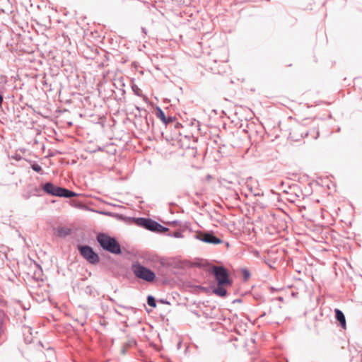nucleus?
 Wrapping results in <instances>:
<instances>
[{"label": "nucleus", "mask_w": 362, "mask_h": 362, "mask_svg": "<svg viewBox=\"0 0 362 362\" xmlns=\"http://www.w3.org/2000/svg\"><path fill=\"white\" fill-rule=\"evenodd\" d=\"M36 44L32 43L28 46V49L24 48V77L31 81V86L37 88V78L40 76L39 69L42 66L40 59L36 57L35 51Z\"/></svg>", "instance_id": "f257e3e1"}, {"label": "nucleus", "mask_w": 362, "mask_h": 362, "mask_svg": "<svg viewBox=\"0 0 362 362\" xmlns=\"http://www.w3.org/2000/svg\"><path fill=\"white\" fill-rule=\"evenodd\" d=\"M96 240L103 250L117 255L122 254L121 245L115 237L100 233L96 236Z\"/></svg>", "instance_id": "f03ea898"}, {"label": "nucleus", "mask_w": 362, "mask_h": 362, "mask_svg": "<svg viewBox=\"0 0 362 362\" xmlns=\"http://www.w3.org/2000/svg\"><path fill=\"white\" fill-rule=\"evenodd\" d=\"M45 193L57 197L71 198L78 196V194L67 188L54 185L52 182H47L41 185Z\"/></svg>", "instance_id": "7ed1b4c3"}, {"label": "nucleus", "mask_w": 362, "mask_h": 362, "mask_svg": "<svg viewBox=\"0 0 362 362\" xmlns=\"http://www.w3.org/2000/svg\"><path fill=\"white\" fill-rule=\"evenodd\" d=\"M131 269L137 279L148 283H152L156 279V273L153 271L142 265L138 261L132 264Z\"/></svg>", "instance_id": "20e7f679"}, {"label": "nucleus", "mask_w": 362, "mask_h": 362, "mask_svg": "<svg viewBox=\"0 0 362 362\" xmlns=\"http://www.w3.org/2000/svg\"><path fill=\"white\" fill-rule=\"evenodd\" d=\"M77 250L80 255L85 259L88 263L96 265L100 262V257L93 248L87 245H78Z\"/></svg>", "instance_id": "39448f33"}, {"label": "nucleus", "mask_w": 362, "mask_h": 362, "mask_svg": "<svg viewBox=\"0 0 362 362\" xmlns=\"http://www.w3.org/2000/svg\"><path fill=\"white\" fill-rule=\"evenodd\" d=\"M213 274L217 281V285L230 286L232 284V280L229 278L228 272L224 267H214Z\"/></svg>", "instance_id": "423d86ee"}, {"label": "nucleus", "mask_w": 362, "mask_h": 362, "mask_svg": "<svg viewBox=\"0 0 362 362\" xmlns=\"http://www.w3.org/2000/svg\"><path fill=\"white\" fill-rule=\"evenodd\" d=\"M136 223L148 230L156 233L159 223L150 218H136L135 219Z\"/></svg>", "instance_id": "0eeeda50"}, {"label": "nucleus", "mask_w": 362, "mask_h": 362, "mask_svg": "<svg viewBox=\"0 0 362 362\" xmlns=\"http://www.w3.org/2000/svg\"><path fill=\"white\" fill-rule=\"evenodd\" d=\"M197 238L204 243L218 245L223 242V240L216 236L212 232H202L198 233L197 235Z\"/></svg>", "instance_id": "6e6552de"}, {"label": "nucleus", "mask_w": 362, "mask_h": 362, "mask_svg": "<svg viewBox=\"0 0 362 362\" xmlns=\"http://www.w3.org/2000/svg\"><path fill=\"white\" fill-rule=\"evenodd\" d=\"M300 133V136L303 137V136H308L309 134H311L312 137L314 139H316L319 136V132L315 129H311L310 132L304 129L303 127L297 128L293 130V132L290 133L291 137L294 138L295 140H298L296 138V134Z\"/></svg>", "instance_id": "1a4fd4ad"}, {"label": "nucleus", "mask_w": 362, "mask_h": 362, "mask_svg": "<svg viewBox=\"0 0 362 362\" xmlns=\"http://www.w3.org/2000/svg\"><path fill=\"white\" fill-rule=\"evenodd\" d=\"M156 114L158 118H159L165 125L169 124L173 122V117H166L165 112L160 107H156Z\"/></svg>", "instance_id": "9d476101"}, {"label": "nucleus", "mask_w": 362, "mask_h": 362, "mask_svg": "<svg viewBox=\"0 0 362 362\" xmlns=\"http://www.w3.org/2000/svg\"><path fill=\"white\" fill-rule=\"evenodd\" d=\"M334 313H335V318L339 322V325L342 328L345 329L346 325V318H345V315H344V313L337 308H336L334 310Z\"/></svg>", "instance_id": "9b49d317"}, {"label": "nucleus", "mask_w": 362, "mask_h": 362, "mask_svg": "<svg viewBox=\"0 0 362 362\" xmlns=\"http://www.w3.org/2000/svg\"><path fill=\"white\" fill-rule=\"evenodd\" d=\"M33 269L34 271L33 274H31V272H25L26 274L28 276L38 279L42 272V268L38 264L33 262Z\"/></svg>", "instance_id": "f8f14e48"}, {"label": "nucleus", "mask_w": 362, "mask_h": 362, "mask_svg": "<svg viewBox=\"0 0 362 362\" xmlns=\"http://www.w3.org/2000/svg\"><path fill=\"white\" fill-rule=\"evenodd\" d=\"M33 329L30 326L24 325V342L30 344L33 340Z\"/></svg>", "instance_id": "ddd939ff"}, {"label": "nucleus", "mask_w": 362, "mask_h": 362, "mask_svg": "<svg viewBox=\"0 0 362 362\" xmlns=\"http://www.w3.org/2000/svg\"><path fill=\"white\" fill-rule=\"evenodd\" d=\"M24 160L29 164L28 168H32L35 172L42 174V168L37 163L32 162L31 160L27 159H24Z\"/></svg>", "instance_id": "4468645a"}, {"label": "nucleus", "mask_w": 362, "mask_h": 362, "mask_svg": "<svg viewBox=\"0 0 362 362\" xmlns=\"http://www.w3.org/2000/svg\"><path fill=\"white\" fill-rule=\"evenodd\" d=\"M224 286H225L217 285V287L213 289V293L218 296L226 297L227 296V290Z\"/></svg>", "instance_id": "2eb2a0df"}, {"label": "nucleus", "mask_w": 362, "mask_h": 362, "mask_svg": "<svg viewBox=\"0 0 362 362\" xmlns=\"http://www.w3.org/2000/svg\"><path fill=\"white\" fill-rule=\"evenodd\" d=\"M71 233V230L66 227H58L57 229V235L59 237L64 238Z\"/></svg>", "instance_id": "dca6fc26"}, {"label": "nucleus", "mask_w": 362, "mask_h": 362, "mask_svg": "<svg viewBox=\"0 0 362 362\" xmlns=\"http://www.w3.org/2000/svg\"><path fill=\"white\" fill-rule=\"evenodd\" d=\"M147 303H148V305L149 306H151L152 308H156V300L151 295H149V296H147Z\"/></svg>", "instance_id": "f3484780"}, {"label": "nucleus", "mask_w": 362, "mask_h": 362, "mask_svg": "<svg viewBox=\"0 0 362 362\" xmlns=\"http://www.w3.org/2000/svg\"><path fill=\"white\" fill-rule=\"evenodd\" d=\"M21 153H23V149L19 148V150L16 151L13 155L11 156V158L18 161L21 160L22 159V156Z\"/></svg>", "instance_id": "a211bd4d"}, {"label": "nucleus", "mask_w": 362, "mask_h": 362, "mask_svg": "<svg viewBox=\"0 0 362 362\" xmlns=\"http://www.w3.org/2000/svg\"><path fill=\"white\" fill-rule=\"evenodd\" d=\"M241 273H242L243 279L245 281H247V280H248L250 279V271L247 269L243 268L241 269Z\"/></svg>", "instance_id": "6ab92c4d"}, {"label": "nucleus", "mask_w": 362, "mask_h": 362, "mask_svg": "<svg viewBox=\"0 0 362 362\" xmlns=\"http://www.w3.org/2000/svg\"><path fill=\"white\" fill-rule=\"evenodd\" d=\"M132 89L135 95H136L138 96L141 95V90L136 84H133L132 86Z\"/></svg>", "instance_id": "aec40b11"}, {"label": "nucleus", "mask_w": 362, "mask_h": 362, "mask_svg": "<svg viewBox=\"0 0 362 362\" xmlns=\"http://www.w3.org/2000/svg\"><path fill=\"white\" fill-rule=\"evenodd\" d=\"M168 230H169L168 228L165 227V226H162L161 224L159 223L156 233L162 234V233H165V232H167Z\"/></svg>", "instance_id": "412c9836"}, {"label": "nucleus", "mask_w": 362, "mask_h": 362, "mask_svg": "<svg viewBox=\"0 0 362 362\" xmlns=\"http://www.w3.org/2000/svg\"><path fill=\"white\" fill-rule=\"evenodd\" d=\"M136 344V340L134 339H131L128 340L123 345H124L127 349H129L130 347H132L133 346H135Z\"/></svg>", "instance_id": "4be33fe9"}, {"label": "nucleus", "mask_w": 362, "mask_h": 362, "mask_svg": "<svg viewBox=\"0 0 362 362\" xmlns=\"http://www.w3.org/2000/svg\"><path fill=\"white\" fill-rule=\"evenodd\" d=\"M39 6H37L36 7H34L32 4L30 5V8H26V11L29 15H31L34 13L35 10H38Z\"/></svg>", "instance_id": "5701e85b"}, {"label": "nucleus", "mask_w": 362, "mask_h": 362, "mask_svg": "<svg viewBox=\"0 0 362 362\" xmlns=\"http://www.w3.org/2000/svg\"><path fill=\"white\" fill-rule=\"evenodd\" d=\"M23 38H24V42L28 39L30 41H32V37L30 36V31H28V33L25 32V30H24V36H23Z\"/></svg>", "instance_id": "b1692460"}, {"label": "nucleus", "mask_w": 362, "mask_h": 362, "mask_svg": "<svg viewBox=\"0 0 362 362\" xmlns=\"http://www.w3.org/2000/svg\"><path fill=\"white\" fill-rule=\"evenodd\" d=\"M171 236L177 238H182L183 235L180 231H175Z\"/></svg>", "instance_id": "393cba45"}, {"label": "nucleus", "mask_w": 362, "mask_h": 362, "mask_svg": "<svg viewBox=\"0 0 362 362\" xmlns=\"http://www.w3.org/2000/svg\"><path fill=\"white\" fill-rule=\"evenodd\" d=\"M127 349H128L124 345H123L122 347V349H121L122 354H124V355L126 354V353L127 351Z\"/></svg>", "instance_id": "a878e982"}, {"label": "nucleus", "mask_w": 362, "mask_h": 362, "mask_svg": "<svg viewBox=\"0 0 362 362\" xmlns=\"http://www.w3.org/2000/svg\"><path fill=\"white\" fill-rule=\"evenodd\" d=\"M6 303V301L1 297H0V306H5Z\"/></svg>", "instance_id": "bb28decb"}, {"label": "nucleus", "mask_w": 362, "mask_h": 362, "mask_svg": "<svg viewBox=\"0 0 362 362\" xmlns=\"http://www.w3.org/2000/svg\"><path fill=\"white\" fill-rule=\"evenodd\" d=\"M192 125H196V127H199V122L196 119H194V122H192Z\"/></svg>", "instance_id": "cd10ccee"}, {"label": "nucleus", "mask_w": 362, "mask_h": 362, "mask_svg": "<svg viewBox=\"0 0 362 362\" xmlns=\"http://www.w3.org/2000/svg\"><path fill=\"white\" fill-rule=\"evenodd\" d=\"M160 302L163 303V304H169V302L168 300H164V299H160Z\"/></svg>", "instance_id": "c85d7f7f"}, {"label": "nucleus", "mask_w": 362, "mask_h": 362, "mask_svg": "<svg viewBox=\"0 0 362 362\" xmlns=\"http://www.w3.org/2000/svg\"><path fill=\"white\" fill-rule=\"evenodd\" d=\"M141 30L145 35L146 34V29L145 28H141Z\"/></svg>", "instance_id": "c756f323"}, {"label": "nucleus", "mask_w": 362, "mask_h": 362, "mask_svg": "<svg viewBox=\"0 0 362 362\" xmlns=\"http://www.w3.org/2000/svg\"><path fill=\"white\" fill-rule=\"evenodd\" d=\"M41 83H43L44 85H47V82L43 80V78H42Z\"/></svg>", "instance_id": "7c9ffc66"}, {"label": "nucleus", "mask_w": 362, "mask_h": 362, "mask_svg": "<svg viewBox=\"0 0 362 362\" xmlns=\"http://www.w3.org/2000/svg\"><path fill=\"white\" fill-rule=\"evenodd\" d=\"M178 223V221H174L172 222V224L177 225Z\"/></svg>", "instance_id": "2f4dec72"}, {"label": "nucleus", "mask_w": 362, "mask_h": 362, "mask_svg": "<svg viewBox=\"0 0 362 362\" xmlns=\"http://www.w3.org/2000/svg\"><path fill=\"white\" fill-rule=\"evenodd\" d=\"M180 126H181V124H180V123H177V124L175 125V127H177H177H180Z\"/></svg>", "instance_id": "473e14b6"}, {"label": "nucleus", "mask_w": 362, "mask_h": 362, "mask_svg": "<svg viewBox=\"0 0 362 362\" xmlns=\"http://www.w3.org/2000/svg\"><path fill=\"white\" fill-rule=\"evenodd\" d=\"M25 106H28V107H30V105H28V104H25V105H24V106H23V108H24V109L25 108Z\"/></svg>", "instance_id": "72a5a7b5"}, {"label": "nucleus", "mask_w": 362, "mask_h": 362, "mask_svg": "<svg viewBox=\"0 0 362 362\" xmlns=\"http://www.w3.org/2000/svg\"><path fill=\"white\" fill-rule=\"evenodd\" d=\"M19 100H23V95H20V97H19Z\"/></svg>", "instance_id": "f704fd0d"}, {"label": "nucleus", "mask_w": 362, "mask_h": 362, "mask_svg": "<svg viewBox=\"0 0 362 362\" xmlns=\"http://www.w3.org/2000/svg\"><path fill=\"white\" fill-rule=\"evenodd\" d=\"M279 300H283V298H282V297H279Z\"/></svg>", "instance_id": "c9c22d12"}, {"label": "nucleus", "mask_w": 362, "mask_h": 362, "mask_svg": "<svg viewBox=\"0 0 362 362\" xmlns=\"http://www.w3.org/2000/svg\"><path fill=\"white\" fill-rule=\"evenodd\" d=\"M89 58L94 59L93 56L88 57Z\"/></svg>", "instance_id": "e433bc0d"}, {"label": "nucleus", "mask_w": 362, "mask_h": 362, "mask_svg": "<svg viewBox=\"0 0 362 362\" xmlns=\"http://www.w3.org/2000/svg\"><path fill=\"white\" fill-rule=\"evenodd\" d=\"M17 45H19V47H21V43L17 42Z\"/></svg>", "instance_id": "4c0bfd02"}, {"label": "nucleus", "mask_w": 362, "mask_h": 362, "mask_svg": "<svg viewBox=\"0 0 362 362\" xmlns=\"http://www.w3.org/2000/svg\"><path fill=\"white\" fill-rule=\"evenodd\" d=\"M23 309H24V310H27L28 308H25V307L24 306V307H23Z\"/></svg>", "instance_id": "58836bf2"}]
</instances>
